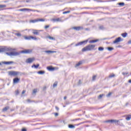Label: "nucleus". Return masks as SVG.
I'll use <instances>...</instances> for the list:
<instances>
[{
	"label": "nucleus",
	"instance_id": "nucleus-5",
	"mask_svg": "<svg viewBox=\"0 0 131 131\" xmlns=\"http://www.w3.org/2000/svg\"><path fill=\"white\" fill-rule=\"evenodd\" d=\"M21 54H31L32 53V50L31 49H27V50H24L20 52Z\"/></svg>",
	"mask_w": 131,
	"mask_h": 131
},
{
	"label": "nucleus",
	"instance_id": "nucleus-60",
	"mask_svg": "<svg viewBox=\"0 0 131 131\" xmlns=\"http://www.w3.org/2000/svg\"><path fill=\"white\" fill-rule=\"evenodd\" d=\"M34 12H35V11H36V12H39V11H38V10H34Z\"/></svg>",
	"mask_w": 131,
	"mask_h": 131
},
{
	"label": "nucleus",
	"instance_id": "nucleus-27",
	"mask_svg": "<svg viewBox=\"0 0 131 131\" xmlns=\"http://www.w3.org/2000/svg\"><path fill=\"white\" fill-rule=\"evenodd\" d=\"M131 119V116L129 115V116H128L127 117H126V120H130Z\"/></svg>",
	"mask_w": 131,
	"mask_h": 131
},
{
	"label": "nucleus",
	"instance_id": "nucleus-54",
	"mask_svg": "<svg viewBox=\"0 0 131 131\" xmlns=\"http://www.w3.org/2000/svg\"><path fill=\"white\" fill-rule=\"evenodd\" d=\"M128 43L129 45H130V43H131V40H129V41H128Z\"/></svg>",
	"mask_w": 131,
	"mask_h": 131
},
{
	"label": "nucleus",
	"instance_id": "nucleus-51",
	"mask_svg": "<svg viewBox=\"0 0 131 131\" xmlns=\"http://www.w3.org/2000/svg\"><path fill=\"white\" fill-rule=\"evenodd\" d=\"M106 39H110V38H104L103 39V40H105Z\"/></svg>",
	"mask_w": 131,
	"mask_h": 131
},
{
	"label": "nucleus",
	"instance_id": "nucleus-1",
	"mask_svg": "<svg viewBox=\"0 0 131 131\" xmlns=\"http://www.w3.org/2000/svg\"><path fill=\"white\" fill-rule=\"evenodd\" d=\"M96 45H89L84 48H83L82 50V52H86V51H92L95 49Z\"/></svg>",
	"mask_w": 131,
	"mask_h": 131
},
{
	"label": "nucleus",
	"instance_id": "nucleus-39",
	"mask_svg": "<svg viewBox=\"0 0 131 131\" xmlns=\"http://www.w3.org/2000/svg\"><path fill=\"white\" fill-rule=\"evenodd\" d=\"M37 90L34 89L33 91V94H35L36 93H37Z\"/></svg>",
	"mask_w": 131,
	"mask_h": 131
},
{
	"label": "nucleus",
	"instance_id": "nucleus-14",
	"mask_svg": "<svg viewBox=\"0 0 131 131\" xmlns=\"http://www.w3.org/2000/svg\"><path fill=\"white\" fill-rule=\"evenodd\" d=\"M18 11L19 12H26V11H31V10L27 8H23V9H19Z\"/></svg>",
	"mask_w": 131,
	"mask_h": 131
},
{
	"label": "nucleus",
	"instance_id": "nucleus-13",
	"mask_svg": "<svg viewBox=\"0 0 131 131\" xmlns=\"http://www.w3.org/2000/svg\"><path fill=\"white\" fill-rule=\"evenodd\" d=\"M3 63L6 65H10V64H14V61H4Z\"/></svg>",
	"mask_w": 131,
	"mask_h": 131
},
{
	"label": "nucleus",
	"instance_id": "nucleus-40",
	"mask_svg": "<svg viewBox=\"0 0 131 131\" xmlns=\"http://www.w3.org/2000/svg\"><path fill=\"white\" fill-rule=\"evenodd\" d=\"M103 97V95L102 94H100L98 97V99H101Z\"/></svg>",
	"mask_w": 131,
	"mask_h": 131
},
{
	"label": "nucleus",
	"instance_id": "nucleus-37",
	"mask_svg": "<svg viewBox=\"0 0 131 131\" xmlns=\"http://www.w3.org/2000/svg\"><path fill=\"white\" fill-rule=\"evenodd\" d=\"M37 20H38V21H40V22L45 21V19H37Z\"/></svg>",
	"mask_w": 131,
	"mask_h": 131
},
{
	"label": "nucleus",
	"instance_id": "nucleus-11",
	"mask_svg": "<svg viewBox=\"0 0 131 131\" xmlns=\"http://www.w3.org/2000/svg\"><path fill=\"white\" fill-rule=\"evenodd\" d=\"M20 81V79L18 77H15L13 79V83H18Z\"/></svg>",
	"mask_w": 131,
	"mask_h": 131
},
{
	"label": "nucleus",
	"instance_id": "nucleus-41",
	"mask_svg": "<svg viewBox=\"0 0 131 131\" xmlns=\"http://www.w3.org/2000/svg\"><path fill=\"white\" fill-rule=\"evenodd\" d=\"M50 28L49 25H47V26H45V29H48V28Z\"/></svg>",
	"mask_w": 131,
	"mask_h": 131
},
{
	"label": "nucleus",
	"instance_id": "nucleus-46",
	"mask_svg": "<svg viewBox=\"0 0 131 131\" xmlns=\"http://www.w3.org/2000/svg\"><path fill=\"white\" fill-rule=\"evenodd\" d=\"M54 115H55V117H57V116H58V115H59V114H58V113H55L54 114Z\"/></svg>",
	"mask_w": 131,
	"mask_h": 131
},
{
	"label": "nucleus",
	"instance_id": "nucleus-55",
	"mask_svg": "<svg viewBox=\"0 0 131 131\" xmlns=\"http://www.w3.org/2000/svg\"><path fill=\"white\" fill-rule=\"evenodd\" d=\"M80 119H76L75 120H73L72 121H75V120H79Z\"/></svg>",
	"mask_w": 131,
	"mask_h": 131
},
{
	"label": "nucleus",
	"instance_id": "nucleus-21",
	"mask_svg": "<svg viewBox=\"0 0 131 131\" xmlns=\"http://www.w3.org/2000/svg\"><path fill=\"white\" fill-rule=\"evenodd\" d=\"M82 64V61H79L75 66V67H78V66H80Z\"/></svg>",
	"mask_w": 131,
	"mask_h": 131
},
{
	"label": "nucleus",
	"instance_id": "nucleus-30",
	"mask_svg": "<svg viewBox=\"0 0 131 131\" xmlns=\"http://www.w3.org/2000/svg\"><path fill=\"white\" fill-rule=\"evenodd\" d=\"M118 5H119V6H121L122 7H123V6H124V3H123V2L119 3Z\"/></svg>",
	"mask_w": 131,
	"mask_h": 131
},
{
	"label": "nucleus",
	"instance_id": "nucleus-3",
	"mask_svg": "<svg viewBox=\"0 0 131 131\" xmlns=\"http://www.w3.org/2000/svg\"><path fill=\"white\" fill-rule=\"evenodd\" d=\"M88 40H84L83 41L79 42L76 43L75 45V47H79V46H82V45H83L84 46V45H86V43H88Z\"/></svg>",
	"mask_w": 131,
	"mask_h": 131
},
{
	"label": "nucleus",
	"instance_id": "nucleus-20",
	"mask_svg": "<svg viewBox=\"0 0 131 131\" xmlns=\"http://www.w3.org/2000/svg\"><path fill=\"white\" fill-rule=\"evenodd\" d=\"M33 67L37 69V68H38V67H39V64H37L36 65L34 64L33 66H32V68H33Z\"/></svg>",
	"mask_w": 131,
	"mask_h": 131
},
{
	"label": "nucleus",
	"instance_id": "nucleus-59",
	"mask_svg": "<svg viewBox=\"0 0 131 131\" xmlns=\"http://www.w3.org/2000/svg\"><path fill=\"white\" fill-rule=\"evenodd\" d=\"M128 82H129V83H131V79H130V80H128Z\"/></svg>",
	"mask_w": 131,
	"mask_h": 131
},
{
	"label": "nucleus",
	"instance_id": "nucleus-26",
	"mask_svg": "<svg viewBox=\"0 0 131 131\" xmlns=\"http://www.w3.org/2000/svg\"><path fill=\"white\" fill-rule=\"evenodd\" d=\"M122 36L123 37H126V35H127V33H124L121 34Z\"/></svg>",
	"mask_w": 131,
	"mask_h": 131
},
{
	"label": "nucleus",
	"instance_id": "nucleus-8",
	"mask_svg": "<svg viewBox=\"0 0 131 131\" xmlns=\"http://www.w3.org/2000/svg\"><path fill=\"white\" fill-rule=\"evenodd\" d=\"M72 29H74V30H76V31H79L80 30H82L83 27L80 26L73 27L72 28Z\"/></svg>",
	"mask_w": 131,
	"mask_h": 131
},
{
	"label": "nucleus",
	"instance_id": "nucleus-31",
	"mask_svg": "<svg viewBox=\"0 0 131 131\" xmlns=\"http://www.w3.org/2000/svg\"><path fill=\"white\" fill-rule=\"evenodd\" d=\"M31 39L32 38V39H34V40H36L37 39V37H33L32 36H30Z\"/></svg>",
	"mask_w": 131,
	"mask_h": 131
},
{
	"label": "nucleus",
	"instance_id": "nucleus-25",
	"mask_svg": "<svg viewBox=\"0 0 131 131\" xmlns=\"http://www.w3.org/2000/svg\"><path fill=\"white\" fill-rule=\"evenodd\" d=\"M45 72L43 71H40L38 72V74H45Z\"/></svg>",
	"mask_w": 131,
	"mask_h": 131
},
{
	"label": "nucleus",
	"instance_id": "nucleus-17",
	"mask_svg": "<svg viewBox=\"0 0 131 131\" xmlns=\"http://www.w3.org/2000/svg\"><path fill=\"white\" fill-rule=\"evenodd\" d=\"M38 31L37 30H34L33 32V34L35 35H38L39 34V33L38 32Z\"/></svg>",
	"mask_w": 131,
	"mask_h": 131
},
{
	"label": "nucleus",
	"instance_id": "nucleus-16",
	"mask_svg": "<svg viewBox=\"0 0 131 131\" xmlns=\"http://www.w3.org/2000/svg\"><path fill=\"white\" fill-rule=\"evenodd\" d=\"M45 53H47V54H53L54 53H56V51L48 50V51H45Z\"/></svg>",
	"mask_w": 131,
	"mask_h": 131
},
{
	"label": "nucleus",
	"instance_id": "nucleus-62",
	"mask_svg": "<svg viewBox=\"0 0 131 131\" xmlns=\"http://www.w3.org/2000/svg\"><path fill=\"white\" fill-rule=\"evenodd\" d=\"M46 89H47V87L45 86L43 88V90H46Z\"/></svg>",
	"mask_w": 131,
	"mask_h": 131
},
{
	"label": "nucleus",
	"instance_id": "nucleus-45",
	"mask_svg": "<svg viewBox=\"0 0 131 131\" xmlns=\"http://www.w3.org/2000/svg\"><path fill=\"white\" fill-rule=\"evenodd\" d=\"M25 39H31L30 36V37L25 36Z\"/></svg>",
	"mask_w": 131,
	"mask_h": 131
},
{
	"label": "nucleus",
	"instance_id": "nucleus-43",
	"mask_svg": "<svg viewBox=\"0 0 131 131\" xmlns=\"http://www.w3.org/2000/svg\"><path fill=\"white\" fill-rule=\"evenodd\" d=\"M32 22L33 23H35V22H38V20H37V19L32 20Z\"/></svg>",
	"mask_w": 131,
	"mask_h": 131
},
{
	"label": "nucleus",
	"instance_id": "nucleus-9",
	"mask_svg": "<svg viewBox=\"0 0 131 131\" xmlns=\"http://www.w3.org/2000/svg\"><path fill=\"white\" fill-rule=\"evenodd\" d=\"M120 41H123V39H122L121 37H119L117 38L115 40L113 41L114 43H117V42H120Z\"/></svg>",
	"mask_w": 131,
	"mask_h": 131
},
{
	"label": "nucleus",
	"instance_id": "nucleus-52",
	"mask_svg": "<svg viewBox=\"0 0 131 131\" xmlns=\"http://www.w3.org/2000/svg\"><path fill=\"white\" fill-rule=\"evenodd\" d=\"M85 30H86V31H90V29L89 28H85Z\"/></svg>",
	"mask_w": 131,
	"mask_h": 131
},
{
	"label": "nucleus",
	"instance_id": "nucleus-15",
	"mask_svg": "<svg viewBox=\"0 0 131 131\" xmlns=\"http://www.w3.org/2000/svg\"><path fill=\"white\" fill-rule=\"evenodd\" d=\"M53 21H54V22H61V21H62V19L59 18H54L53 19Z\"/></svg>",
	"mask_w": 131,
	"mask_h": 131
},
{
	"label": "nucleus",
	"instance_id": "nucleus-35",
	"mask_svg": "<svg viewBox=\"0 0 131 131\" xmlns=\"http://www.w3.org/2000/svg\"><path fill=\"white\" fill-rule=\"evenodd\" d=\"M112 77H115V75L114 74L109 75L110 78H112Z\"/></svg>",
	"mask_w": 131,
	"mask_h": 131
},
{
	"label": "nucleus",
	"instance_id": "nucleus-48",
	"mask_svg": "<svg viewBox=\"0 0 131 131\" xmlns=\"http://www.w3.org/2000/svg\"><path fill=\"white\" fill-rule=\"evenodd\" d=\"M21 131H27V129H26V128H23L21 129Z\"/></svg>",
	"mask_w": 131,
	"mask_h": 131
},
{
	"label": "nucleus",
	"instance_id": "nucleus-38",
	"mask_svg": "<svg viewBox=\"0 0 131 131\" xmlns=\"http://www.w3.org/2000/svg\"><path fill=\"white\" fill-rule=\"evenodd\" d=\"M111 95H112V93L110 92V93L106 95V97H110V96H111Z\"/></svg>",
	"mask_w": 131,
	"mask_h": 131
},
{
	"label": "nucleus",
	"instance_id": "nucleus-33",
	"mask_svg": "<svg viewBox=\"0 0 131 131\" xmlns=\"http://www.w3.org/2000/svg\"><path fill=\"white\" fill-rule=\"evenodd\" d=\"M15 35H16V36H18V37H20V36H21V33H15Z\"/></svg>",
	"mask_w": 131,
	"mask_h": 131
},
{
	"label": "nucleus",
	"instance_id": "nucleus-29",
	"mask_svg": "<svg viewBox=\"0 0 131 131\" xmlns=\"http://www.w3.org/2000/svg\"><path fill=\"white\" fill-rule=\"evenodd\" d=\"M107 50H108V51H111L114 50V48H113V47H108Z\"/></svg>",
	"mask_w": 131,
	"mask_h": 131
},
{
	"label": "nucleus",
	"instance_id": "nucleus-4",
	"mask_svg": "<svg viewBox=\"0 0 131 131\" xmlns=\"http://www.w3.org/2000/svg\"><path fill=\"white\" fill-rule=\"evenodd\" d=\"M6 55H8V56H18L19 53L16 52H7Z\"/></svg>",
	"mask_w": 131,
	"mask_h": 131
},
{
	"label": "nucleus",
	"instance_id": "nucleus-6",
	"mask_svg": "<svg viewBox=\"0 0 131 131\" xmlns=\"http://www.w3.org/2000/svg\"><path fill=\"white\" fill-rule=\"evenodd\" d=\"M105 122H109L110 123H115V124H118L119 120H108L105 121Z\"/></svg>",
	"mask_w": 131,
	"mask_h": 131
},
{
	"label": "nucleus",
	"instance_id": "nucleus-61",
	"mask_svg": "<svg viewBox=\"0 0 131 131\" xmlns=\"http://www.w3.org/2000/svg\"><path fill=\"white\" fill-rule=\"evenodd\" d=\"M71 47V45H69V46H68V48H69V47Z\"/></svg>",
	"mask_w": 131,
	"mask_h": 131
},
{
	"label": "nucleus",
	"instance_id": "nucleus-49",
	"mask_svg": "<svg viewBox=\"0 0 131 131\" xmlns=\"http://www.w3.org/2000/svg\"><path fill=\"white\" fill-rule=\"evenodd\" d=\"M55 108L57 111H59V107L58 106H55Z\"/></svg>",
	"mask_w": 131,
	"mask_h": 131
},
{
	"label": "nucleus",
	"instance_id": "nucleus-10",
	"mask_svg": "<svg viewBox=\"0 0 131 131\" xmlns=\"http://www.w3.org/2000/svg\"><path fill=\"white\" fill-rule=\"evenodd\" d=\"M33 61H34V58H28L26 62V63H29V64L32 63V62H33Z\"/></svg>",
	"mask_w": 131,
	"mask_h": 131
},
{
	"label": "nucleus",
	"instance_id": "nucleus-50",
	"mask_svg": "<svg viewBox=\"0 0 131 131\" xmlns=\"http://www.w3.org/2000/svg\"><path fill=\"white\" fill-rule=\"evenodd\" d=\"M78 84H81V80H79L78 82Z\"/></svg>",
	"mask_w": 131,
	"mask_h": 131
},
{
	"label": "nucleus",
	"instance_id": "nucleus-19",
	"mask_svg": "<svg viewBox=\"0 0 131 131\" xmlns=\"http://www.w3.org/2000/svg\"><path fill=\"white\" fill-rule=\"evenodd\" d=\"M97 41H99L98 39H96V40H91L89 41L90 43H94L95 42H97Z\"/></svg>",
	"mask_w": 131,
	"mask_h": 131
},
{
	"label": "nucleus",
	"instance_id": "nucleus-24",
	"mask_svg": "<svg viewBox=\"0 0 131 131\" xmlns=\"http://www.w3.org/2000/svg\"><path fill=\"white\" fill-rule=\"evenodd\" d=\"M57 85H58V82L57 81H55L54 82V83L53 85V88H56L57 86Z\"/></svg>",
	"mask_w": 131,
	"mask_h": 131
},
{
	"label": "nucleus",
	"instance_id": "nucleus-32",
	"mask_svg": "<svg viewBox=\"0 0 131 131\" xmlns=\"http://www.w3.org/2000/svg\"><path fill=\"white\" fill-rule=\"evenodd\" d=\"M98 51H104V48L100 47L98 48Z\"/></svg>",
	"mask_w": 131,
	"mask_h": 131
},
{
	"label": "nucleus",
	"instance_id": "nucleus-58",
	"mask_svg": "<svg viewBox=\"0 0 131 131\" xmlns=\"http://www.w3.org/2000/svg\"><path fill=\"white\" fill-rule=\"evenodd\" d=\"M93 1H94L95 2H97L98 3H99L100 2V1H99V0H93Z\"/></svg>",
	"mask_w": 131,
	"mask_h": 131
},
{
	"label": "nucleus",
	"instance_id": "nucleus-18",
	"mask_svg": "<svg viewBox=\"0 0 131 131\" xmlns=\"http://www.w3.org/2000/svg\"><path fill=\"white\" fill-rule=\"evenodd\" d=\"M98 28L99 30H105V27L103 25H99Z\"/></svg>",
	"mask_w": 131,
	"mask_h": 131
},
{
	"label": "nucleus",
	"instance_id": "nucleus-44",
	"mask_svg": "<svg viewBox=\"0 0 131 131\" xmlns=\"http://www.w3.org/2000/svg\"><path fill=\"white\" fill-rule=\"evenodd\" d=\"M122 74H123V75H127V74H128V73H126V72H123L122 73Z\"/></svg>",
	"mask_w": 131,
	"mask_h": 131
},
{
	"label": "nucleus",
	"instance_id": "nucleus-56",
	"mask_svg": "<svg viewBox=\"0 0 131 131\" xmlns=\"http://www.w3.org/2000/svg\"><path fill=\"white\" fill-rule=\"evenodd\" d=\"M64 100H66L67 99V97L66 96H64V98H63Z\"/></svg>",
	"mask_w": 131,
	"mask_h": 131
},
{
	"label": "nucleus",
	"instance_id": "nucleus-34",
	"mask_svg": "<svg viewBox=\"0 0 131 131\" xmlns=\"http://www.w3.org/2000/svg\"><path fill=\"white\" fill-rule=\"evenodd\" d=\"M48 38H49V39H51L52 40H55V38L51 37L50 36L48 37Z\"/></svg>",
	"mask_w": 131,
	"mask_h": 131
},
{
	"label": "nucleus",
	"instance_id": "nucleus-64",
	"mask_svg": "<svg viewBox=\"0 0 131 131\" xmlns=\"http://www.w3.org/2000/svg\"><path fill=\"white\" fill-rule=\"evenodd\" d=\"M85 9H90L89 7H85Z\"/></svg>",
	"mask_w": 131,
	"mask_h": 131
},
{
	"label": "nucleus",
	"instance_id": "nucleus-53",
	"mask_svg": "<svg viewBox=\"0 0 131 131\" xmlns=\"http://www.w3.org/2000/svg\"><path fill=\"white\" fill-rule=\"evenodd\" d=\"M26 92V91H25V90L23 91L22 94L24 95V94H25Z\"/></svg>",
	"mask_w": 131,
	"mask_h": 131
},
{
	"label": "nucleus",
	"instance_id": "nucleus-23",
	"mask_svg": "<svg viewBox=\"0 0 131 131\" xmlns=\"http://www.w3.org/2000/svg\"><path fill=\"white\" fill-rule=\"evenodd\" d=\"M68 127L69 128H74L75 127V126L74 125H72V124H69Z\"/></svg>",
	"mask_w": 131,
	"mask_h": 131
},
{
	"label": "nucleus",
	"instance_id": "nucleus-2",
	"mask_svg": "<svg viewBox=\"0 0 131 131\" xmlns=\"http://www.w3.org/2000/svg\"><path fill=\"white\" fill-rule=\"evenodd\" d=\"M15 49H13L11 47H4L0 49V53H3V52H12V51H15Z\"/></svg>",
	"mask_w": 131,
	"mask_h": 131
},
{
	"label": "nucleus",
	"instance_id": "nucleus-47",
	"mask_svg": "<svg viewBox=\"0 0 131 131\" xmlns=\"http://www.w3.org/2000/svg\"><path fill=\"white\" fill-rule=\"evenodd\" d=\"M32 2V0H27L26 3H31Z\"/></svg>",
	"mask_w": 131,
	"mask_h": 131
},
{
	"label": "nucleus",
	"instance_id": "nucleus-22",
	"mask_svg": "<svg viewBox=\"0 0 131 131\" xmlns=\"http://www.w3.org/2000/svg\"><path fill=\"white\" fill-rule=\"evenodd\" d=\"M9 106H6V107H4V108L3 109V112H6V111H7V110H9Z\"/></svg>",
	"mask_w": 131,
	"mask_h": 131
},
{
	"label": "nucleus",
	"instance_id": "nucleus-63",
	"mask_svg": "<svg viewBox=\"0 0 131 131\" xmlns=\"http://www.w3.org/2000/svg\"><path fill=\"white\" fill-rule=\"evenodd\" d=\"M128 104V103H126V104H125V106H127Z\"/></svg>",
	"mask_w": 131,
	"mask_h": 131
},
{
	"label": "nucleus",
	"instance_id": "nucleus-12",
	"mask_svg": "<svg viewBox=\"0 0 131 131\" xmlns=\"http://www.w3.org/2000/svg\"><path fill=\"white\" fill-rule=\"evenodd\" d=\"M47 70H49V71H54L55 70V68L52 67V66H49L47 67Z\"/></svg>",
	"mask_w": 131,
	"mask_h": 131
},
{
	"label": "nucleus",
	"instance_id": "nucleus-7",
	"mask_svg": "<svg viewBox=\"0 0 131 131\" xmlns=\"http://www.w3.org/2000/svg\"><path fill=\"white\" fill-rule=\"evenodd\" d=\"M20 72H16V71H10L9 72V75L12 76H16V75H18Z\"/></svg>",
	"mask_w": 131,
	"mask_h": 131
},
{
	"label": "nucleus",
	"instance_id": "nucleus-42",
	"mask_svg": "<svg viewBox=\"0 0 131 131\" xmlns=\"http://www.w3.org/2000/svg\"><path fill=\"white\" fill-rule=\"evenodd\" d=\"M96 77H97V76L95 75L93 76L92 80H95L96 79Z\"/></svg>",
	"mask_w": 131,
	"mask_h": 131
},
{
	"label": "nucleus",
	"instance_id": "nucleus-57",
	"mask_svg": "<svg viewBox=\"0 0 131 131\" xmlns=\"http://www.w3.org/2000/svg\"><path fill=\"white\" fill-rule=\"evenodd\" d=\"M18 94H19V91H17L16 94V95H18Z\"/></svg>",
	"mask_w": 131,
	"mask_h": 131
},
{
	"label": "nucleus",
	"instance_id": "nucleus-36",
	"mask_svg": "<svg viewBox=\"0 0 131 131\" xmlns=\"http://www.w3.org/2000/svg\"><path fill=\"white\" fill-rule=\"evenodd\" d=\"M70 13V11H64L62 13V14H69Z\"/></svg>",
	"mask_w": 131,
	"mask_h": 131
},
{
	"label": "nucleus",
	"instance_id": "nucleus-28",
	"mask_svg": "<svg viewBox=\"0 0 131 131\" xmlns=\"http://www.w3.org/2000/svg\"><path fill=\"white\" fill-rule=\"evenodd\" d=\"M7 5H0V9H3V8H6Z\"/></svg>",
	"mask_w": 131,
	"mask_h": 131
}]
</instances>
